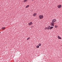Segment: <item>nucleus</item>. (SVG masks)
I'll return each mask as SVG.
<instances>
[{"label":"nucleus","instance_id":"dca6fc26","mask_svg":"<svg viewBox=\"0 0 62 62\" xmlns=\"http://www.w3.org/2000/svg\"><path fill=\"white\" fill-rule=\"evenodd\" d=\"M55 28H57V26H55Z\"/></svg>","mask_w":62,"mask_h":62},{"label":"nucleus","instance_id":"f03ea898","mask_svg":"<svg viewBox=\"0 0 62 62\" xmlns=\"http://www.w3.org/2000/svg\"><path fill=\"white\" fill-rule=\"evenodd\" d=\"M57 7L58 8H60L62 7V5H58Z\"/></svg>","mask_w":62,"mask_h":62},{"label":"nucleus","instance_id":"6e6552de","mask_svg":"<svg viewBox=\"0 0 62 62\" xmlns=\"http://www.w3.org/2000/svg\"><path fill=\"white\" fill-rule=\"evenodd\" d=\"M53 28H54V27L50 26V30L52 29H53Z\"/></svg>","mask_w":62,"mask_h":62},{"label":"nucleus","instance_id":"4468645a","mask_svg":"<svg viewBox=\"0 0 62 62\" xmlns=\"http://www.w3.org/2000/svg\"><path fill=\"white\" fill-rule=\"evenodd\" d=\"M38 45L39 46H41V44L40 43Z\"/></svg>","mask_w":62,"mask_h":62},{"label":"nucleus","instance_id":"9d476101","mask_svg":"<svg viewBox=\"0 0 62 62\" xmlns=\"http://www.w3.org/2000/svg\"><path fill=\"white\" fill-rule=\"evenodd\" d=\"M27 1V0H24V3H25V2H26V1Z\"/></svg>","mask_w":62,"mask_h":62},{"label":"nucleus","instance_id":"39448f33","mask_svg":"<svg viewBox=\"0 0 62 62\" xmlns=\"http://www.w3.org/2000/svg\"><path fill=\"white\" fill-rule=\"evenodd\" d=\"M50 26H49L46 28V29H47V30H49L50 29Z\"/></svg>","mask_w":62,"mask_h":62},{"label":"nucleus","instance_id":"423d86ee","mask_svg":"<svg viewBox=\"0 0 62 62\" xmlns=\"http://www.w3.org/2000/svg\"><path fill=\"white\" fill-rule=\"evenodd\" d=\"M33 16L34 17H35V16H37V14L36 13H34L33 14Z\"/></svg>","mask_w":62,"mask_h":62},{"label":"nucleus","instance_id":"6ab92c4d","mask_svg":"<svg viewBox=\"0 0 62 62\" xmlns=\"http://www.w3.org/2000/svg\"><path fill=\"white\" fill-rule=\"evenodd\" d=\"M53 23L54 24V23L53 22Z\"/></svg>","mask_w":62,"mask_h":62},{"label":"nucleus","instance_id":"20e7f679","mask_svg":"<svg viewBox=\"0 0 62 62\" xmlns=\"http://www.w3.org/2000/svg\"><path fill=\"white\" fill-rule=\"evenodd\" d=\"M33 24V23L32 22H30L29 23L28 25H29L30 26L31 25H32Z\"/></svg>","mask_w":62,"mask_h":62},{"label":"nucleus","instance_id":"a211bd4d","mask_svg":"<svg viewBox=\"0 0 62 62\" xmlns=\"http://www.w3.org/2000/svg\"><path fill=\"white\" fill-rule=\"evenodd\" d=\"M46 28L47 29V28L46 27L45 28V30H46Z\"/></svg>","mask_w":62,"mask_h":62},{"label":"nucleus","instance_id":"0eeeda50","mask_svg":"<svg viewBox=\"0 0 62 62\" xmlns=\"http://www.w3.org/2000/svg\"><path fill=\"white\" fill-rule=\"evenodd\" d=\"M58 39H62L61 38V37H60V36H58Z\"/></svg>","mask_w":62,"mask_h":62},{"label":"nucleus","instance_id":"f257e3e1","mask_svg":"<svg viewBox=\"0 0 62 62\" xmlns=\"http://www.w3.org/2000/svg\"><path fill=\"white\" fill-rule=\"evenodd\" d=\"M39 19H42L43 18V16L42 15H40L39 16Z\"/></svg>","mask_w":62,"mask_h":62},{"label":"nucleus","instance_id":"ddd939ff","mask_svg":"<svg viewBox=\"0 0 62 62\" xmlns=\"http://www.w3.org/2000/svg\"><path fill=\"white\" fill-rule=\"evenodd\" d=\"M30 39V37L28 38L27 39V40H29V39Z\"/></svg>","mask_w":62,"mask_h":62},{"label":"nucleus","instance_id":"f8f14e48","mask_svg":"<svg viewBox=\"0 0 62 62\" xmlns=\"http://www.w3.org/2000/svg\"><path fill=\"white\" fill-rule=\"evenodd\" d=\"M39 46H36V48H39Z\"/></svg>","mask_w":62,"mask_h":62},{"label":"nucleus","instance_id":"f3484780","mask_svg":"<svg viewBox=\"0 0 62 62\" xmlns=\"http://www.w3.org/2000/svg\"><path fill=\"white\" fill-rule=\"evenodd\" d=\"M51 25V26H54V25Z\"/></svg>","mask_w":62,"mask_h":62},{"label":"nucleus","instance_id":"7ed1b4c3","mask_svg":"<svg viewBox=\"0 0 62 62\" xmlns=\"http://www.w3.org/2000/svg\"><path fill=\"white\" fill-rule=\"evenodd\" d=\"M56 21V20L55 19H54L52 20V23H54V22H55Z\"/></svg>","mask_w":62,"mask_h":62},{"label":"nucleus","instance_id":"2eb2a0df","mask_svg":"<svg viewBox=\"0 0 62 62\" xmlns=\"http://www.w3.org/2000/svg\"><path fill=\"white\" fill-rule=\"evenodd\" d=\"M51 25H54V24L53 23V22H52L51 23Z\"/></svg>","mask_w":62,"mask_h":62},{"label":"nucleus","instance_id":"9b49d317","mask_svg":"<svg viewBox=\"0 0 62 62\" xmlns=\"http://www.w3.org/2000/svg\"><path fill=\"white\" fill-rule=\"evenodd\" d=\"M29 7V5H27L26 6V8H27L28 7Z\"/></svg>","mask_w":62,"mask_h":62},{"label":"nucleus","instance_id":"aec40b11","mask_svg":"<svg viewBox=\"0 0 62 62\" xmlns=\"http://www.w3.org/2000/svg\"><path fill=\"white\" fill-rule=\"evenodd\" d=\"M32 1H33V0H31Z\"/></svg>","mask_w":62,"mask_h":62},{"label":"nucleus","instance_id":"412c9836","mask_svg":"<svg viewBox=\"0 0 62 62\" xmlns=\"http://www.w3.org/2000/svg\"><path fill=\"white\" fill-rule=\"evenodd\" d=\"M0 33H1V32H0Z\"/></svg>","mask_w":62,"mask_h":62},{"label":"nucleus","instance_id":"1a4fd4ad","mask_svg":"<svg viewBox=\"0 0 62 62\" xmlns=\"http://www.w3.org/2000/svg\"><path fill=\"white\" fill-rule=\"evenodd\" d=\"M6 29V27H3L1 28V29H3V30H4L5 29Z\"/></svg>","mask_w":62,"mask_h":62}]
</instances>
